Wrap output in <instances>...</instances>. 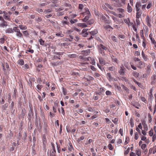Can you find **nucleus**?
Listing matches in <instances>:
<instances>
[{
    "label": "nucleus",
    "mask_w": 156,
    "mask_h": 156,
    "mask_svg": "<svg viewBox=\"0 0 156 156\" xmlns=\"http://www.w3.org/2000/svg\"><path fill=\"white\" fill-rule=\"evenodd\" d=\"M25 113L26 112L25 109H24V110L22 109L21 112V114L19 116V119H22V120H23L24 116L25 115Z\"/></svg>",
    "instance_id": "1"
},
{
    "label": "nucleus",
    "mask_w": 156,
    "mask_h": 156,
    "mask_svg": "<svg viewBox=\"0 0 156 156\" xmlns=\"http://www.w3.org/2000/svg\"><path fill=\"white\" fill-rule=\"evenodd\" d=\"M141 121L142 125L144 126V129L145 130L147 131L148 130L147 126L146 124V123L145 121L144 120H142Z\"/></svg>",
    "instance_id": "2"
},
{
    "label": "nucleus",
    "mask_w": 156,
    "mask_h": 156,
    "mask_svg": "<svg viewBox=\"0 0 156 156\" xmlns=\"http://www.w3.org/2000/svg\"><path fill=\"white\" fill-rule=\"evenodd\" d=\"M97 33H98L97 31H92L91 32H90V34L91 35V37L89 38V39L90 40L92 39L93 38V36H94V35H95L96 34H97Z\"/></svg>",
    "instance_id": "3"
},
{
    "label": "nucleus",
    "mask_w": 156,
    "mask_h": 156,
    "mask_svg": "<svg viewBox=\"0 0 156 156\" xmlns=\"http://www.w3.org/2000/svg\"><path fill=\"white\" fill-rule=\"evenodd\" d=\"M51 64L52 65L53 67H55L61 64H62V62H51Z\"/></svg>",
    "instance_id": "4"
},
{
    "label": "nucleus",
    "mask_w": 156,
    "mask_h": 156,
    "mask_svg": "<svg viewBox=\"0 0 156 156\" xmlns=\"http://www.w3.org/2000/svg\"><path fill=\"white\" fill-rule=\"evenodd\" d=\"M22 136L21 135V132H20L19 133V135L18 136H17V139H18V140H17V144L18 145H20V143L19 142V140L20 139Z\"/></svg>",
    "instance_id": "5"
},
{
    "label": "nucleus",
    "mask_w": 156,
    "mask_h": 156,
    "mask_svg": "<svg viewBox=\"0 0 156 156\" xmlns=\"http://www.w3.org/2000/svg\"><path fill=\"white\" fill-rule=\"evenodd\" d=\"M125 68L123 66L121 67L119 71V73L120 74H124V69Z\"/></svg>",
    "instance_id": "6"
},
{
    "label": "nucleus",
    "mask_w": 156,
    "mask_h": 156,
    "mask_svg": "<svg viewBox=\"0 0 156 156\" xmlns=\"http://www.w3.org/2000/svg\"><path fill=\"white\" fill-rule=\"evenodd\" d=\"M107 76H108L107 78L109 81L112 80L113 78L112 76L111 73H107Z\"/></svg>",
    "instance_id": "7"
},
{
    "label": "nucleus",
    "mask_w": 156,
    "mask_h": 156,
    "mask_svg": "<svg viewBox=\"0 0 156 156\" xmlns=\"http://www.w3.org/2000/svg\"><path fill=\"white\" fill-rule=\"evenodd\" d=\"M79 58L80 59H82L83 60V61H88L89 60V58H85L83 57L82 56H79Z\"/></svg>",
    "instance_id": "8"
},
{
    "label": "nucleus",
    "mask_w": 156,
    "mask_h": 156,
    "mask_svg": "<svg viewBox=\"0 0 156 156\" xmlns=\"http://www.w3.org/2000/svg\"><path fill=\"white\" fill-rule=\"evenodd\" d=\"M150 18H149V16H147V17L146 18V22L147 23V25L148 26H149V27L151 25V24L150 23Z\"/></svg>",
    "instance_id": "9"
},
{
    "label": "nucleus",
    "mask_w": 156,
    "mask_h": 156,
    "mask_svg": "<svg viewBox=\"0 0 156 156\" xmlns=\"http://www.w3.org/2000/svg\"><path fill=\"white\" fill-rule=\"evenodd\" d=\"M8 105L7 103H6L2 105V108L3 110H6V108L8 107Z\"/></svg>",
    "instance_id": "10"
},
{
    "label": "nucleus",
    "mask_w": 156,
    "mask_h": 156,
    "mask_svg": "<svg viewBox=\"0 0 156 156\" xmlns=\"http://www.w3.org/2000/svg\"><path fill=\"white\" fill-rule=\"evenodd\" d=\"M127 9L128 12H131L132 11V8L131 6L129 5V4H128Z\"/></svg>",
    "instance_id": "11"
},
{
    "label": "nucleus",
    "mask_w": 156,
    "mask_h": 156,
    "mask_svg": "<svg viewBox=\"0 0 156 156\" xmlns=\"http://www.w3.org/2000/svg\"><path fill=\"white\" fill-rule=\"evenodd\" d=\"M6 33H12L13 32V30H12V29L11 28H9L8 29L6 30Z\"/></svg>",
    "instance_id": "12"
},
{
    "label": "nucleus",
    "mask_w": 156,
    "mask_h": 156,
    "mask_svg": "<svg viewBox=\"0 0 156 156\" xmlns=\"http://www.w3.org/2000/svg\"><path fill=\"white\" fill-rule=\"evenodd\" d=\"M19 27L21 30H26L27 27L26 26H23L22 25H20Z\"/></svg>",
    "instance_id": "13"
},
{
    "label": "nucleus",
    "mask_w": 156,
    "mask_h": 156,
    "mask_svg": "<svg viewBox=\"0 0 156 156\" xmlns=\"http://www.w3.org/2000/svg\"><path fill=\"white\" fill-rule=\"evenodd\" d=\"M17 33L16 35L20 37H22L23 36V35L20 32V31H18V32H16Z\"/></svg>",
    "instance_id": "14"
},
{
    "label": "nucleus",
    "mask_w": 156,
    "mask_h": 156,
    "mask_svg": "<svg viewBox=\"0 0 156 156\" xmlns=\"http://www.w3.org/2000/svg\"><path fill=\"white\" fill-rule=\"evenodd\" d=\"M89 19V16H86L85 17L83 20V22H87V20Z\"/></svg>",
    "instance_id": "15"
},
{
    "label": "nucleus",
    "mask_w": 156,
    "mask_h": 156,
    "mask_svg": "<svg viewBox=\"0 0 156 156\" xmlns=\"http://www.w3.org/2000/svg\"><path fill=\"white\" fill-rule=\"evenodd\" d=\"M142 55L143 57V58L145 61H146L147 60V58L145 56V54L144 52V51H143L142 52Z\"/></svg>",
    "instance_id": "16"
},
{
    "label": "nucleus",
    "mask_w": 156,
    "mask_h": 156,
    "mask_svg": "<svg viewBox=\"0 0 156 156\" xmlns=\"http://www.w3.org/2000/svg\"><path fill=\"white\" fill-rule=\"evenodd\" d=\"M133 119H132V118L130 120V123L132 127H133L134 125V123H133Z\"/></svg>",
    "instance_id": "17"
},
{
    "label": "nucleus",
    "mask_w": 156,
    "mask_h": 156,
    "mask_svg": "<svg viewBox=\"0 0 156 156\" xmlns=\"http://www.w3.org/2000/svg\"><path fill=\"white\" fill-rule=\"evenodd\" d=\"M140 34L141 36V37L143 38H144V31L143 30H141L140 31Z\"/></svg>",
    "instance_id": "18"
},
{
    "label": "nucleus",
    "mask_w": 156,
    "mask_h": 156,
    "mask_svg": "<svg viewBox=\"0 0 156 156\" xmlns=\"http://www.w3.org/2000/svg\"><path fill=\"white\" fill-rule=\"evenodd\" d=\"M99 47L102 48L103 50H106L107 49V48L102 44H100V45Z\"/></svg>",
    "instance_id": "19"
},
{
    "label": "nucleus",
    "mask_w": 156,
    "mask_h": 156,
    "mask_svg": "<svg viewBox=\"0 0 156 156\" xmlns=\"http://www.w3.org/2000/svg\"><path fill=\"white\" fill-rule=\"evenodd\" d=\"M141 16V14H140L139 12H137L136 13V19H139Z\"/></svg>",
    "instance_id": "20"
},
{
    "label": "nucleus",
    "mask_w": 156,
    "mask_h": 156,
    "mask_svg": "<svg viewBox=\"0 0 156 156\" xmlns=\"http://www.w3.org/2000/svg\"><path fill=\"white\" fill-rule=\"evenodd\" d=\"M23 35L25 36H27L29 35V33L27 30L24 31L23 32Z\"/></svg>",
    "instance_id": "21"
},
{
    "label": "nucleus",
    "mask_w": 156,
    "mask_h": 156,
    "mask_svg": "<svg viewBox=\"0 0 156 156\" xmlns=\"http://www.w3.org/2000/svg\"><path fill=\"white\" fill-rule=\"evenodd\" d=\"M24 61L23 59H21L19 60V64L21 65H23L24 64Z\"/></svg>",
    "instance_id": "22"
},
{
    "label": "nucleus",
    "mask_w": 156,
    "mask_h": 156,
    "mask_svg": "<svg viewBox=\"0 0 156 156\" xmlns=\"http://www.w3.org/2000/svg\"><path fill=\"white\" fill-rule=\"evenodd\" d=\"M149 135L151 136L153 135V129H151L149 131Z\"/></svg>",
    "instance_id": "23"
},
{
    "label": "nucleus",
    "mask_w": 156,
    "mask_h": 156,
    "mask_svg": "<svg viewBox=\"0 0 156 156\" xmlns=\"http://www.w3.org/2000/svg\"><path fill=\"white\" fill-rule=\"evenodd\" d=\"M39 41L41 45H43L44 44V41L42 39H41L39 40Z\"/></svg>",
    "instance_id": "24"
},
{
    "label": "nucleus",
    "mask_w": 156,
    "mask_h": 156,
    "mask_svg": "<svg viewBox=\"0 0 156 156\" xmlns=\"http://www.w3.org/2000/svg\"><path fill=\"white\" fill-rule=\"evenodd\" d=\"M148 118L149 119V122L151 123V122L152 118H151V115L150 113L148 114Z\"/></svg>",
    "instance_id": "25"
},
{
    "label": "nucleus",
    "mask_w": 156,
    "mask_h": 156,
    "mask_svg": "<svg viewBox=\"0 0 156 156\" xmlns=\"http://www.w3.org/2000/svg\"><path fill=\"white\" fill-rule=\"evenodd\" d=\"M68 56L70 58H75L76 57V54H69L68 55Z\"/></svg>",
    "instance_id": "26"
},
{
    "label": "nucleus",
    "mask_w": 156,
    "mask_h": 156,
    "mask_svg": "<svg viewBox=\"0 0 156 156\" xmlns=\"http://www.w3.org/2000/svg\"><path fill=\"white\" fill-rule=\"evenodd\" d=\"M108 147L109 149L110 150H112L113 149V147L112 146V145L111 144H109L108 146Z\"/></svg>",
    "instance_id": "27"
},
{
    "label": "nucleus",
    "mask_w": 156,
    "mask_h": 156,
    "mask_svg": "<svg viewBox=\"0 0 156 156\" xmlns=\"http://www.w3.org/2000/svg\"><path fill=\"white\" fill-rule=\"evenodd\" d=\"M84 138V137L83 136H82L80 137V138L78 139L77 140V141L79 142L81 140H83Z\"/></svg>",
    "instance_id": "28"
},
{
    "label": "nucleus",
    "mask_w": 156,
    "mask_h": 156,
    "mask_svg": "<svg viewBox=\"0 0 156 156\" xmlns=\"http://www.w3.org/2000/svg\"><path fill=\"white\" fill-rule=\"evenodd\" d=\"M115 68L114 67L112 66L109 68L108 69L111 71H113L115 70Z\"/></svg>",
    "instance_id": "29"
},
{
    "label": "nucleus",
    "mask_w": 156,
    "mask_h": 156,
    "mask_svg": "<svg viewBox=\"0 0 156 156\" xmlns=\"http://www.w3.org/2000/svg\"><path fill=\"white\" fill-rule=\"evenodd\" d=\"M77 21V20L76 19H74V20H70V22L71 24H73L76 22Z\"/></svg>",
    "instance_id": "30"
},
{
    "label": "nucleus",
    "mask_w": 156,
    "mask_h": 156,
    "mask_svg": "<svg viewBox=\"0 0 156 156\" xmlns=\"http://www.w3.org/2000/svg\"><path fill=\"white\" fill-rule=\"evenodd\" d=\"M134 81L139 87H141L142 86V84L140 83L137 82L135 80H134Z\"/></svg>",
    "instance_id": "31"
},
{
    "label": "nucleus",
    "mask_w": 156,
    "mask_h": 156,
    "mask_svg": "<svg viewBox=\"0 0 156 156\" xmlns=\"http://www.w3.org/2000/svg\"><path fill=\"white\" fill-rule=\"evenodd\" d=\"M13 31H14L15 32H18V31H19V30L17 28V27H14L13 29L12 30Z\"/></svg>",
    "instance_id": "32"
},
{
    "label": "nucleus",
    "mask_w": 156,
    "mask_h": 156,
    "mask_svg": "<svg viewBox=\"0 0 156 156\" xmlns=\"http://www.w3.org/2000/svg\"><path fill=\"white\" fill-rule=\"evenodd\" d=\"M85 10L86 11V12L87 13V14L89 15L90 14V12L89 10V9L87 8H85Z\"/></svg>",
    "instance_id": "33"
},
{
    "label": "nucleus",
    "mask_w": 156,
    "mask_h": 156,
    "mask_svg": "<svg viewBox=\"0 0 156 156\" xmlns=\"http://www.w3.org/2000/svg\"><path fill=\"white\" fill-rule=\"evenodd\" d=\"M129 150H130V148L129 147H128L127 149V150H126L125 153H124V154L125 155H126V154H127L129 152Z\"/></svg>",
    "instance_id": "34"
},
{
    "label": "nucleus",
    "mask_w": 156,
    "mask_h": 156,
    "mask_svg": "<svg viewBox=\"0 0 156 156\" xmlns=\"http://www.w3.org/2000/svg\"><path fill=\"white\" fill-rule=\"evenodd\" d=\"M80 34L82 35V36L83 37H85L87 36V35H88V34L87 32H86L85 33Z\"/></svg>",
    "instance_id": "35"
},
{
    "label": "nucleus",
    "mask_w": 156,
    "mask_h": 156,
    "mask_svg": "<svg viewBox=\"0 0 156 156\" xmlns=\"http://www.w3.org/2000/svg\"><path fill=\"white\" fill-rule=\"evenodd\" d=\"M139 137L138 133L137 132H136L135 133V139L136 140H137Z\"/></svg>",
    "instance_id": "36"
},
{
    "label": "nucleus",
    "mask_w": 156,
    "mask_h": 156,
    "mask_svg": "<svg viewBox=\"0 0 156 156\" xmlns=\"http://www.w3.org/2000/svg\"><path fill=\"white\" fill-rule=\"evenodd\" d=\"M103 50H103L102 48H101L100 47H99V52L100 53H101L102 55H103V52L104 53Z\"/></svg>",
    "instance_id": "37"
},
{
    "label": "nucleus",
    "mask_w": 156,
    "mask_h": 156,
    "mask_svg": "<svg viewBox=\"0 0 156 156\" xmlns=\"http://www.w3.org/2000/svg\"><path fill=\"white\" fill-rule=\"evenodd\" d=\"M83 7V5L82 4H80L79 5V8L80 9H82Z\"/></svg>",
    "instance_id": "38"
},
{
    "label": "nucleus",
    "mask_w": 156,
    "mask_h": 156,
    "mask_svg": "<svg viewBox=\"0 0 156 156\" xmlns=\"http://www.w3.org/2000/svg\"><path fill=\"white\" fill-rule=\"evenodd\" d=\"M146 147V145L145 144H143L141 146V148L143 150Z\"/></svg>",
    "instance_id": "39"
},
{
    "label": "nucleus",
    "mask_w": 156,
    "mask_h": 156,
    "mask_svg": "<svg viewBox=\"0 0 156 156\" xmlns=\"http://www.w3.org/2000/svg\"><path fill=\"white\" fill-rule=\"evenodd\" d=\"M99 63L100 64L105 65V64L104 63V62L103 61V60L102 59H99Z\"/></svg>",
    "instance_id": "40"
},
{
    "label": "nucleus",
    "mask_w": 156,
    "mask_h": 156,
    "mask_svg": "<svg viewBox=\"0 0 156 156\" xmlns=\"http://www.w3.org/2000/svg\"><path fill=\"white\" fill-rule=\"evenodd\" d=\"M62 88L63 89V94H64V95H66V94H67V92H66V89H65L63 87H62Z\"/></svg>",
    "instance_id": "41"
},
{
    "label": "nucleus",
    "mask_w": 156,
    "mask_h": 156,
    "mask_svg": "<svg viewBox=\"0 0 156 156\" xmlns=\"http://www.w3.org/2000/svg\"><path fill=\"white\" fill-rule=\"evenodd\" d=\"M5 40L3 38H1L0 39V42L2 44H3Z\"/></svg>",
    "instance_id": "42"
},
{
    "label": "nucleus",
    "mask_w": 156,
    "mask_h": 156,
    "mask_svg": "<svg viewBox=\"0 0 156 156\" xmlns=\"http://www.w3.org/2000/svg\"><path fill=\"white\" fill-rule=\"evenodd\" d=\"M31 113L29 112L28 114V119L29 121H30L31 119Z\"/></svg>",
    "instance_id": "43"
},
{
    "label": "nucleus",
    "mask_w": 156,
    "mask_h": 156,
    "mask_svg": "<svg viewBox=\"0 0 156 156\" xmlns=\"http://www.w3.org/2000/svg\"><path fill=\"white\" fill-rule=\"evenodd\" d=\"M136 154L138 156H140L141 154V151L139 150L137 151Z\"/></svg>",
    "instance_id": "44"
},
{
    "label": "nucleus",
    "mask_w": 156,
    "mask_h": 156,
    "mask_svg": "<svg viewBox=\"0 0 156 156\" xmlns=\"http://www.w3.org/2000/svg\"><path fill=\"white\" fill-rule=\"evenodd\" d=\"M107 6H108L109 9H112L113 8L110 5H109L108 3H106L105 4Z\"/></svg>",
    "instance_id": "45"
},
{
    "label": "nucleus",
    "mask_w": 156,
    "mask_h": 156,
    "mask_svg": "<svg viewBox=\"0 0 156 156\" xmlns=\"http://www.w3.org/2000/svg\"><path fill=\"white\" fill-rule=\"evenodd\" d=\"M88 23L89 25H90L94 23V21L93 20H90L88 21Z\"/></svg>",
    "instance_id": "46"
},
{
    "label": "nucleus",
    "mask_w": 156,
    "mask_h": 156,
    "mask_svg": "<svg viewBox=\"0 0 156 156\" xmlns=\"http://www.w3.org/2000/svg\"><path fill=\"white\" fill-rule=\"evenodd\" d=\"M141 140H145L146 139V137H145L143 135H141Z\"/></svg>",
    "instance_id": "47"
},
{
    "label": "nucleus",
    "mask_w": 156,
    "mask_h": 156,
    "mask_svg": "<svg viewBox=\"0 0 156 156\" xmlns=\"http://www.w3.org/2000/svg\"><path fill=\"white\" fill-rule=\"evenodd\" d=\"M14 105V102L13 101H12L11 104V108L12 110H13V109Z\"/></svg>",
    "instance_id": "48"
},
{
    "label": "nucleus",
    "mask_w": 156,
    "mask_h": 156,
    "mask_svg": "<svg viewBox=\"0 0 156 156\" xmlns=\"http://www.w3.org/2000/svg\"><path fill=\"white\" fill-rule=\"evenodd\" d=\"M118 9L119 12H124L125 11L124 9H122V8H119Z\"/></svg>",
    "instance_id": "49"
},
{
    "label": "nucleus",
    "mask_w": 156,
    "mask_h": 156,
    "mask_svg": "<svg viewBox=\"0 0 156 156\" xmlns=\"http://www.w3.org/2000/svg\"><path fill=\"white\" fill-rule=\"evenodd\" d=\"M136 19V21L137 23V25L138 26L140 24V20L138 19Z\"/></svg>",
    "instance_id": "50"
},
{
    "label": "nucleus",
    "mask_w": 156,
    "mask_h": 156,
    "mask_svg": "<svg viewBox=\"0 0 156 156\" xmlns=\"http://www.w3.org/2000/svg\"><path fill=\"white\" fill-rule=\"evenodd\" d=\"M146 45V44H145V41L144 39L143 41V46L144 48H145Z\"/></svg>",
    "instance_id": "51"
},
{
    "label": "nucleus",
    "mask_w": 156,
    "mask_h": 156,
    "mask_svg": "<svg viewBox=\"0 0 156 156\" xmlns=\"http://www.w3.org/2000/svg\"><path fill=\"white\" fill-rule=\"evenodd\" d=\"M88 29H84L82 30V32L80 33V34H83L85 33H86L87 31V30Z\"/></svg>",
    "instance_id": "52"
},
{
    "label": "nucleus",
    "mask_w": 156,
    "mask_h": 156,
    "mask_svg": "<svg viewBox=\"0 0 156 156\" xmlns=\"http://www.w3.org/2000/svg\"><path fill=\"white\" fill-rule=\"evenodd\" d=\"M37 11L39 13L42 12H43V10L41 9H39V8L38 9Z\"/></svg>",
    "instance_id": "53"
},
{
    "label": "nucleus",
    "mask_w": 156,
    "mask_h": 156,
    "mask_svg": "<svg viewBox=\"0 0 156 156\" xmlns=\"http://www.w3.org/2000/svg\"><path fill=\"white\" fill-rule=\"evenodd\" d=\"M122 88L127 92L129 91V89L124 85H122Z\"/></svg>",
    "instance_id": "54"
},
{
    "label": "nucleus",
    "mask_w": 156,
    "mask_h": 156,
    "mask_svg": "<svg viewBox=\"0 0 156 156\" xmlns=\"http://www.w3.org/2000/svg\"><path fill=\"white\" fill-rule=\"evenodd\" d=\"M54 54H55L57 55H62L63 53L62 52H55Z\"/></svg>",
    "instance_id": "55"
},
{
    "label": "nucleus",
    "mask_w": 156,
    "mask_h": 156,
    "mask_svg": "<svg viewBox=\"0 0 156 156\" xmlns=\"http://www.w3.org/2000/svg\"><path fill=\"white\" fill-rule=\"evenodd\" d=\"M51 10H50V9L45 10L44 11V12H45L46 13H49L51 12Z\"/></svg>",
    "instance_id": "56"
},
{
    "label": "nucleus",
    "mask_w": 156,
    "mask_h": 156,
    "mask_svg": "<svg viewBox=\"0 0 156 156\" xmlns=\"http://www.w3.org/2000/svg\"><path fill=\"white\" fill-rule=\"evenodd\" d=\"M36 21H37V22H39L41 21L42 20V19L41 17H38L37 19H36Z\"/></svg>",
    "instance_id": "57"
},
{
    "label": "nucleus",
    "mask_w": 156,
    "mask_h": 156,
    "mask_svg": "<svg viewBox=\"0 0 156 156\" xmlns=\"http://www.w3.org/2000/svg\"><path fill=\"white\" fill-rule=\"evenodd\" d=\"M56 35L58 36H60L61 37H63L64 36V35L62 34H60L58 33H57L56 34Z\"/></svg>",
    "instance_id": "58"
},
{
    "label": "nucleus",
    "mask_w": 156,
    "mask_h": 156,
    "mask_svg": "<svg viewBox=\"0 0 156 156\" xmlns=\"http://www.w3.org/2000/svg\"><path fill=\"white\" fill-rule=\"evenodd\" d=\"M119 132L120 133L122 136H123V130L121 128L119 130Z\"/></svg>",
    "instance_id": "59"
},
{
    "label": "nucleus",
    "mask_w": 156,
    "mask_h": 156,
    "mask_svg": "<svg viewBox=\"0 0 156 156\" xmlns=\"http://www.w3.org/2000/svg\"><path fill=\"white\" fill-rule=\"evenodd\" d=\"M156 136L155 134H154L153 135V137H152V141L154 142L155 140L156 139Z\"/></svg>",
    "instance_id": "60"
},
{
    "label": "nucleus",
    "mask_w": 156,
    "mask_h": 156,
    "mask_svg": "<svg viewBox=\"0 0 156 156\" xmlns=\"http://www.w3.org/2000/svg\"><path fill=\"white\" fill-rule=\"evenodd\" d=\"M152 6V4L151 3H149L147 5V9H149L150 8H151V6Z\"/></svg>",
    "instance_id": "61"
},
{
    "label": "nucleus",
    "mask_w": 156,
    "mask_h": 156,
    "mask_svg": "<svg viewBox=\"0 0 156 156\" xmlns=\"http://www.w3.org/2000/svg\"><path fill=\"white\" fill-rule=\"evenodd\" d=\"M7 26V25L6 24H5V23H2L0 24V26L3 27L5 26L6 27Z\"/></svg>",
    "instance_id": "62"
},
{
    "label": "nucleus",
    "mask_w": 156,
    "mask_h": 156,
    "mask_svg": "<svg viewBox=\"0 0 156 156\" xmlns=\"http://www.w3.org/2000/svg\"><path fill=\"white\" fill-rule=\"evenodd\" d=\"M106 94L107 95H109L111 94V93L110 91H109L108 90L106 92Z\"/></svg>",
    "instance_id": "63"
},
{
    "label": "nucleus",
    "mask_w": 156,
    "mask_h": 156,
    "mask_svg": "<svg viewBox=\"0 0 156 156\" xmlns=\"http://www.w3.org/2000/svg\"><path fill=\"white\" fill-rule=\"evenodd\" d=\"M135 154L133 152L130 154V156H135Z\"/></svg>",
    "instance_id": "64"
}]
</instances>
